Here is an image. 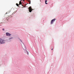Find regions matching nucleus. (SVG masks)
Segmentation results:
<instances>
[{"label": "nucleus", "mask_w": 74, "mask_h": 74, "mask_svg": "<svg viewBox=\"0 0 74 74\" xmlns=\"http://www.w3.org/2000/svg\"><path fill=\"white\" fill-rule=\"evenodd\" d=\"M22 6H23V5H21Z\"/></svg>", "instance_id": "obj_18"}, {"label": "nucleus", "mask_w": 74, "mask_h": 74, "mask_svg": "<svg viewBox=\"0 0 74 74\" xmlns=\"http://www.w3.org/2000/svg\"><path fill=\"white\" fill-rule=\"evenodd\" d=\"M47 0H46L45 1V3L46 4H48V3H47Z\"/></svg>", "instance_id": "obj_6"}, {"label": "nucleus", "mask_w": 74, "mask_h": 74, "mask_svg": "<svg viewBox=\"0 0 74 74\" xmlns=\"http://www.w3.org/2000/svg\"><path fill=\"white\" fill-rule=\"evenodd\" d=\"M6 35L8 36H11V34L10 33L7 32L6 33Z\"/></svg>", "instance_id": "obj_4"}, {"label": "nucleus", "mask_w": 74, "mask_h": 74, "mask_svg": "<svg viewBox=\"0 0 74 74\" xmlns=\"http://www.w3.org/2000/svg\"><path fill=\"white\" fill-rule=\"evenodd\" d=\"M27 54L29 55V53H28V52H27Z\"/></svg>", "instance_id": "obj_14"}, {"label": "nucleus", "mask_w": 74, "mask_h": 74, "mask_svg": "<svg viewBox=\"0 0 74 74\" xmlns=\"http://www.w3.org/2000/svg\"><path fill=\"white\" fill-rule=\"evenodd\" d=\"M28 2L29 4H30V2H31L30 1H28Z\"/></svg>", "instance_id": "obj_7"}, {"label": "nucleus", "mask_w": 74, "mask_h": 74, "mask_svg": "<svg viewBox=\"0 0 74 74\" xmlns=\"http://www.w3.org/2000/svg\"><path fill=\"white\" fill-rule=\"evenodd\" d=\"M26 4L25 5V6H24V7H25L26 6Z\"/></svg>", "instance_id": "obj_12"}, {"label": "nucleus", "mask_w": 74, "mask_h": 74, "mask_svg": "<svg viewBox=\"0 0 74 74\" xmlns=\"http://www.w3.org/2000/svg\"><path fill=\"white\" fill-rule=\"evenodd\" d=\"M22 6H23V5H21Z\"/></svg>", "instance_id": "obj_17"}, {"label": "nucleus", "mask_w": 74, "mask_h": 74, "mask_svg": "<svg viewBox=\"0 0 74 74\" xmlns=\"http://www.w3.org/2000/svg\"><path fill=\"white\" fill-rule=\"evenodd\" d=\"M21 0V1H22V0ZM23 0V1H25V0Z\"/></svg>", "instance_id": "obj_13"}, {"label": "nucleus", "mask_w": 74, "mask_h": 74, "mask_svg": "<svg viewBox=\"0 0 74 74\" xmlns=\"http://www.w3.org/2000/svg\"><path fill=\"white\" fill-rule=\"evenodd\" d=\"M11 39H12V38H10L9 39V40H11Z\"/></svg>", "instance_id": "obj_11"}, {"label": "nucleus", "mask_w": 74, "mask_h": 74, "mask_svg": "<svg viewBox=\"0 0 74 74\" xmlns=\"http://www.w3.org/2000/svg\"><path fill=\"white\" fill-rule=\"evenodd\" d=\"M56 20V19H54L51 20V25H52V24L53 23V22H55Z\"/></svg>", "instance_id": "obj_2"}, {"label": "nucleus", "mask_w": 74, "mask_h": 74, "mask_svg": "<svg viewBox=\"0 0 74 74\" xmlns=\"http://www.w3.org/2000/svg\"><path fill=\"white\" fill-rule=\"evenodd\" d=\"M1 43V39H0V43Z\"/></svg>", "instance_id": "obj_10"}, {"label": "nucleus", "mask_w": 74, "mask_h": 74, "mask_svg": "<svg viewBox=\"0 0 74 74\" xmlns=\"http://www.w3.org/2000/svg\"><path fill=\"white\" fill-rule=\"evenodd\" d=\"M22 4V2H21V1H19V5H21Z\"/></svg>", "instance_id": "obj_5"}, {"label": "nucleus", "mask_w": 74, "mask_h": 74, "mask_svg": "<svg viewBox=\"0 0 74 74\" xmlns=\"http://www.w3.org/2000/svg\"><path fill=\"white\" fill-rule=\"evenodd\" d=\"M51 50H53V49H52Z\"/></svg>", "instance_id": "obj_15"}, {"label": "nucleus", "mask_w": 74, "mask_h": 74, "mask_svg": "<svg viewBox=\"0 0 74 74\" xmlns=\"http://www.w3.org/2000/svg\"><path fill=\"white\" fill-rule=\"evenodd\" d=\"M16 5H17V6H19V4H18V3H16Z\"/></svg>", "instance_id": "obj_8"}, {"label": "nucleus", "mask_w": 74, "mask_h": 74, "mask_svg": "<svg viewBox=\"0 0 74 74\" xmlns=\"http://www.w3.org/2000/svg\"><path fill=\"white\" fill-rule=\"evenodd\" d=\"M22 6H23V5H21Z\"/></svg>", "instance_id": "obj_16"}, {"label": "nucleus", "mask_w": 74, "mask_h": 74, "mask_svg": "<svg viewBox=\"0 0 74 74\" xmlns=\"http://www.w3.org/2000/svg\"><path fill=\"white\" fill-rule=\"evenodd\" d=\"M28 9L29 10V11L30 12H31L32 11V10H33V9L32 8V7L30 6L28 8Z\"/></svg>", "instance_id": "obj_3"}, {"label": "nucleus", "mask_w": 74, "mask_h": 74, "mask_svg": "<svg viewBox=\"0 0 74 74\" xmlns=\"http://www.w3.org/2000/svg\"><path fill=\"white\" fill-rule=\"evenodd\" d=\"M3 30V31H4V29L3 28L2 29Z\"/></svg>", "instance_id": "obj_9"}, {"label": "nucleus", "mask_w": 74, "mask_h": 74, "mask_svg": "<svg viewBox=\"0 0 74 74\" xmlns=\"http://www.w3.org/2000/svg\"><path fill=\"white\" fill-rule=\"evenodd\" d=\"M1 44H4L5 42V41L4 40L1 39Z\"/></svg>", "instance_id": "obj_1"}]
</instances>
